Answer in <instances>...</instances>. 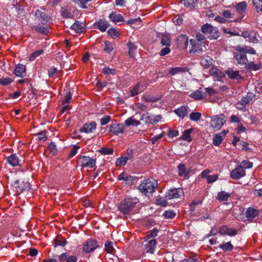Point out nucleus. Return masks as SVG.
<instances>
[{"mask_svg": "<svg viewBox=\"0 0 262 262\" xmlns=\"http://www.w3.org/2000/svg\"><path fill=\"white\" fill-rule=\"evenodd\" d=\"M104 45L103 51L106 53H110L113 50L114 48L112 43L106 41L104 42Z\"/></svg>", "mask_w": 262, "mask_h": 262, "instance_id": "nucleus-59", "label": "nucleus"}, {"mask_svg": "<svg viewBox=\"0 0 262 262\" xmlns=\"http://www.w3.org/2000/svg\"><path fill=\"white\" fill-rule=\"evenodd\" d=\"M96 123L95 121L88 122L84 124L79 129L80 133H93L96 128Z\"/></svg>", "mask_w": 262, "mask_h": 262, "instance_id": "nucleus-14", "label": "nucleus"}, {"mask_svg": "<svg viewBox=\"0 0 262 262\" xmlns=\"http://www.w3.org/2000/svg\"><path fill=\"white\" fill-rule=\"evenodd\" d=\"M143 90H141L140 88V82H138L136 85L130 90V96L132 97L135 96L141 93Z\"/></svg>", "mask_w": 262, "mask_h": 262, "instance_id": "nucleus-40", "label": "nucleus"}, {"mask_svg": "<svg viewBox=\"0 0 262 262\" xmlns=\"http://www.w3.org/2000/svg\"><path fill=\"white\" fill-rule=\"evenodd\" d=\"M61 15L64 18H72L73 17V14L67 9H62L61 10Z\"/></svg>", "mask_w": 262, "mask_h": 262, "instance_id": "nucleus-48", "label": "nucleus"}, {"mask_svg": "<svg viewBox=\"0 0 262 262\" xmlns=\"http://www.w3.org/2000/svg\"><path fill=\"white\" fill-rule=\"evenodd\" d=\"M178 173L180 177L186 178L188 177L189 171L187 169L184 164H179L178 166Z\"/></svg>", "mask_w": 262, "mask_h": 262, "instance_id": "nucleus-26", "label": "nucleus"}, {"mask_svg": "<svg viewBox=\"0 0 262 262\" xmlns=\"http://www.w3.org/2000/svg\"><path fill=\"white\" fill-rule=\"evenodd\" d=\"M160 230L158 229L157 228H154L152 229L147 231L146 232L145 238L147 239L155 237L158 235V233Z\"/></svg>", "mask_w": 262, "mask_h": 262, "instance_id": "nucleus-39", "label": "nucleus"}, {"mask_svg": "<svg viewBox=\"0 0 262 262\" xmlns=\"http://www.w3.org/2000/svg\"><path fill=\"white\" fill-rule=\"evenodd\" d=\"M127 161L125 157H121L117 159L116 164L117 166H124L127 163Z\"/></svg>", "mask_w": 262, "mask_h": 262, "instance_id": "nucleus-54", "label": "nucleus"}, {"mask_svg": "<svg viewBox=\"0 0 262 262\" xmlns=\"http://www.w3.org/2000/svg\"><path fill=\"white\" fill-rule=\"evenodd\" d=\"M139 202V199L137 197L126 196L118 205V209L124 215H129Z\"/></svg>", "mask_w": 262, "mask_h": 262, "instance_id": "nucleus-2", "label": "nucleus"}, {"mask_svg": "<svg viewBox=\"0 0 262 262\" xmlns=\"http://www.w3.org/2000/svg\"><path fill=\"white\" fill-rule=\"evenodd\" d=\"M253 3L257 11L262 12V0H253Z\"/></svg>", "mask_w": 262, "mask_h": 262, "instance_id": "nucleus-63", "label": "nucleus"}, {"mask_svg": "<svg viewBox=\"0 0 262 262\" xmlns=\"http://www.w3.org/2000/svg\"><path fill=\"white\" fill-rule=\"evenodd\" d=\"M245 175V170L239 166L235 168L230 172V177L233 180H238Z\"/></svg>", "mask_w": 262, "mask_h": 262, "instance_id": "nucleus-15", "label": "nucleus"}, {"mask_svg": "<svg viewBox=\"0 0 262 262\" xmlns=\"http://www.w3.org/2000/svg\"><path fill=\"white\" fill-rule=\"evenodd\" d=\"M189 96L197 100H202L204 98V95L202 93V91L199 90H196L191 93Z\"/></svg>", "mask_w": 262, "mask_h": 262, "instance_id": "nucleus-37", "label": "nucleus"}, {"mask_svg": "<svg viewBox=\"0 0 262 262\" xmlns=\"http://www.w3.org/2000/svg\"><path fill=\"white\" fill-rule=\"evenodd\" d=\"M254 194L259 197H262V185L261 184H257L255 186Z\"/></svg>", "mask_w": 262, "mask_h": 262, "instance_id": "nucleus-61", "label": "nucleus"}, {"mask_svg": "<svg viewBox=\"0 0 262 262\" xmlns=\"http://www.w3.org/2000/svg\"><path fill=\"white\" fill-rule=\"evenodd\" d=\"M26 66L22 64L15 66L13 73L16 76L24 77L26 75Z\"/></svg>", "mask_w": 262, "mask_h": 262, "instance_id": "nucleus-21", "label": "nucleus"}, {"mask_svg": "<svg viewBox=\"0 0 262 262\" xmlns=\"http://www.w3.org/2000/svg\"><path fill=\"white\" fill-rule=\"evenodd\" d=\"M37 136V140L40 141L44 142L47 139L46 132L45 130L37 133L35 135Z\"/></svg>", "mask_w": 262, "mask_h": 262, "instance_id": "nucleus-50", "label": "nucleus"}, {"mask_svg": "<svg viewBox=\"0 0 262 262\" xmlns=\"http://www.w3.org/2000/svg\"><path fill=\"white\" fill-rule=\"evenodd\" d=\"M247 54H255L254 49L248 46H238L236 47L233 54L237 63L241 66H245L248 62Z\"/></svg>", "mask_w": 262, "mask_h": 262, "instance_id": "nucleus-1", "label": "nucleus"}, {"mask_svg": "<svg viewBox=\"0 0 262 262\" xmlns=\"http://www.w3.org/2000/svg\"><path fill=\"white\" fill-rule=\"evenodd\" d=\"M43 52V50L40 49L37 51H34L33 53H32L30 57L29 60L30 61H33L35 59L36 57L40 55Z\"/></svg>", "mask_w": 262, "mask_h": 262, "instance_id": "nucleus-57", "label": "nucleus"}, {"mask_svg": "<svg viewBox=\"0 0 262 262\" xmlns=\"http://www.w3.org/2000/svg\"><path fill=\"white\" fill-rule=\"evenodd\" d=\"M245 66L247 70L255 71L260 70L261 68V64L260 63L255 64L252 61L249 62V61H248L247 63L245 64Z\"/></svg>", "mask_w": 262, "mask_h": 262, "instance_id": "nucleus-33", "label": "nucleus"}, {"mask_svg": "<svg viewBox=\"0 0 262 262\" xmlns=\"http://www.w3.org/2000/svg\"><path fill=\"white\" fill-rule=\"evenodd\" d=\"M202 114L199 112H192L190 114V119L193 121H198L201 119Z\"/></svg>", "mask_w": 262, "mask_h": 262, "instance_id": "nucleus-51", "label": "nucleus"}, {"mask_svg": "<svg viewBox=\"0 0 262 262\" xmlns=\"http://www.w3.org/2000/svg\"><path fill=\"white\" fill-rule=\"evenodd\" d=\"M219 248L224 252H227L232 251L234 249V246L231 242H228L220 244Z\"/></svg>", "mask_w": 262, "mask_h": 262, "instance_id": "nucleus-30", "label": "nucleus"}, {"mask_svg": "<svg viewBox=\"0 0 262 262\" xmlns=\"http://www.w3.org/2000/svg\"><path fill=\"white\" fill-rule=\"evenodd\" d=\"M225 116L223 114L214 115L211 118V126L216 129H220L226 123Z\"/></svg>", "mask_w": 262, "mask_h": 262, "instance_id": "nucleus-8", "label": "nucleus"}, {"mask_svg": "<svg viewBox=\"0 0 262 262\" xmlns=\"http://www.w3.org/2000/svg\"><path fill=\"white\" fill-rule=\"evenodd\" d=\"M184 5L186 8L194 9L198 4V0H182Z\"/></svg>", "mask_w": 262, "mask_h": 262, "instance_id": "nucleus-34", "label": "nucleus"}, {"mask_svg": "<svg viewBox=\"0 0 262 262\" xmlns=\"http://www.w3.org/2000/svg\"><path fill=\"white\" fill-rule=\"evenodd\" d=\"M259 214V210L252 207L248 208L245 212V215L249 220L254 219L258 216Z\"/></svg>", "mask_w": 262, "mask_h": 262, "instance_id": "nucleus-23", "label": "nucleus"}, {"mask_svg": "<svg viewBox=\"0 0 262 262\" xmlns=\"http://www.w3.org/2000/svg\"><path fill=\"white\" fill-rule=\"evenodd\" d=\"M117 179L124 181L126 185H134L139 179V178L135 176L129 175L126 171H124L118 176Z\"/></svg>", "mask_w": 262, "mask_h": 262, "instance_id": "nucleus-7", "label": "nucleus"}, {"mask_svg": "<svg viewBox=\"0 0 262 262\" xmlns=\"http://www.w3.org/2000/svg\"><path fill=\"white\" fill-rule=\"evenodd\" d=\"M225 74L231 79L238 80L243 78L242 76L239 74L238 71H234L231 68H229L226 70L225 71Z\"/></svg>", "mask_w": 262, "mask_h": 262, "instance_id": "nucleus-24", "label": "nucleus"}, {"mask_svg": "<svg viewBox=\"0 0 262 262\" xmlns=\"http://www.w3.org/2000/svg\"><path fill=\"white\" fill-rule=\"evenodd\" d=\"M178 46L182 49L187 48L188 45V38L186 35L179 36L177 38Z\"/></svg>", "mask_w": 262, "mask_h": 262, "instance_id": "nucleus-25", "label": "nucleus"}, {"mask_svg": "<svg viewBox=\"0 0 262 262\" xmlns=\"http://www.w3.org/2000/svg\"><path fill=\"white\" fill-rule=\"evenodd\" d=\"M125 125L123 123H114L109 126V132L114 135H118L124 133Z\"/></svg>", "mask_w": 262, "mask_h": 262, "instance_id": "nucleus-11", "label": "nucleus"}, {"mask_svg": "<svg viewBox=\"0 0 262 262\" xmlns=\"http://www.w3.org/2000/svg\"><path fill=\"white\" fill-rule=\"evenodd\" d=\"M6 162L12 167L20 166L21 160L16 154H11L10 156L5 158Z\"/></svg>", "mask_w": 262, "mask_h": 262, "instance_id": "nucleus-17", "label": "nucleus"}, {"mask_svg": "<svg viewBox=\"0 0 262 262\" xmlns=\"http://www.w3.org/2000/svg\"><path fill=\"white\" fill-rule=\"evenodd\" d=\"M107 34L113 38H116L119 36V33L114 28H111L107 32Z\"/></svg>", "mask_w": 262, "mask_h": 262, "instance_id": "nucleus-55", "label": "nucleus"}, {"mask_svg": "<svg viewBox=\"0 0 262 262\" xmlns=\"http://www.w3.org/2000/svg\"><path fill=\"white\" fill-rule=\"evenodd\" d=\"M48 148L50 151V154L54 156L57 152L56 145L55 142H51L48 146Z\"/></svg>", "mask_w": 262, "mask_h": 262, "instance_id": "nucleus-47", "label": "nucleus"}, {"mask_svg": "<svg viewBox=\"0 0 262 262\" xmlns=\"http://www.w3.org/2000/svg\"><path fill=\"white\" fill-rule=\"evenodd\" d=\"M13 189L18 193L28 191L30 189V184L28 181L16 180L12 184Z\"/></svg>", "mask_w": 262, "mask_h": 262, "instance_id": "nucleus-5", "label": "nucleus"}, {"mask_svg": "<svg viewBox=\"0 0 262 262\" xmlns=\"http://www.w3.org/2000/svg\"><path fill=\"white\" fill-rule=\"evenodd\" d=\"M113 243L111 241H107L104 245L105 250L108 253H113L115 252V249L113 246Z\"/></svg>", "mask_w": 262, "mask_h": 262, "instance_id": "nucleus-46", "label": "nucleus"}, {"mask_svg": "<svg viewBox=\"0 0 262 262\" xmlns=\"http://www.w3.org/2000/svg\"><path fill=\"white\" fill-rule=\"evenodd\" d=\"M219 234L221 236L228 235L230 237L237 234V230L234 228H230L227 225H222L219 228Z\"/></svg>", "mask_w": 262, "mask_h": 262, "instance_id": "nucleus-10", "label": "nucleus"}, {"mask_svg": "<svg viewBox=\"0 0 262 262\" xmlns=\"http://www.w3.org/2000/svg\"><path fill=\"white\" fill-rule=\"evenodd\" d=\"M239 166L245 170V169L252 168L253 167V163L248 160H243Z\"/></svg>", "mask_w": 262, "mask_h": 262, "instance_id": "nucleus-53", "label": "nucleus"}, {"mask_svg": "<svg viewBox=\"0 0 262 262\" xmlns=\"http://www.w3.org/2000/svg\"><path fill=\"white\" fill-rule=\"evenodd\" d=\"M110 26V24L105 19L101 18L93 24L95 29H99L101 32H105Z\"/></svg>", "mask_w": 262, "mask_h": 262, "instance_id": "nucleus-16", "label": "nucleus"}, {"mask_svg": "<svg viewBox=\"0 0 262 262\" xmlns=\"http://www.w3.org/2000/svg\"><path fill=\"white\" fill-rule=\"evenodd\" d=\"M201 31L207 35L208 38L210 39H217L220 36V33L217 29L208 23H206L202 26Z\"/></svg>", "mask_w": 262, "mask_h": 262, "instance_id": "nucleus-4", "label": "nucleus"}, {"mask_svg": "<svg viewBox=\"0 0 262 262\" xmlns=\"http://www.w3.org/2000/svg\"><path fill=\"white\" fill-rule=\"evenodd\" d=\"M223 140L222 135L220 134H215L214 135L213 139V144L215 146H219Z\"/></svg>", "mask_w": 262, "mask_h": 262, "instance_id": "nucleus-45", "label": "nucleus"}, {"mask_svg": "<svg viewBox=\"0 0 262 262\" xmlns=\"http://www.w3.org/2000/svg\"><path fill=\"white\" fill-rule=\"evenodd\" d=\"M71 29L74 30L76 33L81 34L85 31V26L80 21L76 20L71 26Z\"/></svg>", "mask_w": 262, "mask_h": 262, "instance_id": "nucleus-20", "label": "nucleus"}, {"mask_svg": "<svg viewBox=\"0 0 262 262\" xmlns=\"http://www.w3.org/2000/svg\"><path fill=\"white\" fill-rule=\"evenodd\" d=\"M13 81V79L10 77L0 78V84L3 86H7Z\"/></svg>", "mask_w": 262, "mask_h": 262, "instance_id": "nucleus-56", "label": "nucleus"}, {"mask_svg": "<svg viewBox=\"0 0 262 262\" xmlns=\"http://www.w3.org/2000/svg\"><path fill=\"white\" fill-rule=\"evenodd\" d=\"M108 18L114 23L123 22L124 21V17L120 14H116L115 12H111L109 15Z\"/></svg>", "mask_w": 262, "mask_h": 262, "instance_id": "nucleus-29", "label": "nucleus"}, {"mask_svg": "<svg viewBox=\"0 0 262 262\" xmlns=\"http://www.w3.org/2000/svg\"><path fill=\"white\" fill-rule=\"evenodd\" d=\"M183 194V190L181 188H172L167 190L165 193V198L168 200L177 199Z\"/></svg>", "mask_w": 262, "mask_h": 262, "instance_id": "nucleus-12", "label": "nucleus"}, {"mask_svg": "<svg viewBox=\"0 0 262 262\" xmlns=\"http://www.w3.org/2000/svg\"><path fill=\"white\" fill-rule=\"evenodd\" d=\"M12 6L15 9V13L18 14L20 11L23 10L22 6L18 3L17 0H13L12 2Z\"/></svg>", "mask_w": 262, "mask_h": 262, "instance_id": "nucleus-49", "label": "nucleus"}, {"mask_svg": "<svg viewBox=\"0 0 262 262\" xmlns=\"http://www.w3.org/2000/svg\"><path fill=\"white\" fill-rule=\"evenodd\" d=\"M80 163L82 168L88 167L92 168L96 166V159L86 156H79L78 164Z\"/></svg>", "mask_w": 262, "mask_h": 262, "instance_id": "nucleus-6", "label": "nucleus"}, {"mask_svg": "<svg viewBox=\"0 0 262 262\" xmlns=\"http://www.w3.org/2000/svg\"><path fill=\"white\" fill-rule=\"evenodd\" d=\"M192 128L185 130L181 137V139L187 142L191 141L192 140V139L191 138L190 134L192 133Z\"/></svg>", "mask_w": 262, "mask_h": 262, "instance_id": "nucleus-35", "label": "nucleus"}, {"mask_svg": "<svg viewBox=\"0 0 262 262\" xmlns=\"http://www.w3.org/2000/svg\"><path fill=\"white\" fill-rule=\"evenodd\" d=\"M141 120L143 121L146 124H152L153 115H150L149 113L143 114L141 116Z\"/></svg>", "mask_w": 262, "mask_h": 262, "instance_id": "nucleus-41", "label": "nucleus"}, {"mask_svg": "<svg viewBox=\"0 0 262 262\" xmlns=\"http://www.w3.org/2000/svg\"><path fill=\"white\" fill-rule=\"evenodd\" d=\"M35 15L42 25H47L50 19L49 15H47L45 12H42L39 10L36 11Z\"/></svg>", "mask_w": 262, "mask_h": 262, "instance_id": "nucleus-19", "label": "nucleus"}, {"mask_svg": "<svg viewBox=\"0 0 262 262\" xmlns=\"http://www.w3.org/2000/svg\"><path fill=\"white\" fill-rule=\"evenodd\" d=\"M67 243L66 239L61 236H57L54 239V246L64 247Z\"/></svg>", "mask_w": 262, "mask_h": 262, "instance_id": "nucleus-38", "label": "nucleus"}, {"mask_svg": "<svg viewBox=\"0 0 262 262\" xmlns=\"http://www.w3.org/2000/svg\"><path fill=\"white\" fill-rule=\"evenodd\" d=\"M163 215L166 219H172L174 218V216H176V213L173 210H169L165 211L164 213L163 214Z\"/></svg>", "mask_w": 262, "mask_h": 262, "instance_id": "nucleus-60", "label": "nucleus"}, {"mask_svg": "<svg viewBox=\"0 0 262 262\" xmlns=\"http://www.w3.org/2000/svg\"><path fill=\"white\" fill-rule=\"evenodd\" d=\"M111 117L109 115L104 116L100 120V124L103 126L108 123L111 120Z\"/></svg>", "mask_w": 262, "mask_h": 262, "instance_id": "nucleus-62", "label": "nucleus"}, {"mask_svg": "<svg viewBox=\"0 0 262 262\" xmlns=\"http://www.w3.org/2000/svg\"><path fill=\"white\" fill-rule=\"evenodd\" d=\"M72 93L69 91L66 95L63 97L62 102L63 104L69 103L72 98Z\"/></svg>", "mask_w": 262, "mask_h": 262, "instance_id": "nucleus-64", "label": "nucleus"}, {"mask_svg": "<svg viewBox=\"0 0 262 262\" xmlns=\"http://www.w3.org/2000/svg\"><path fill=\"white\" fill-rule=\"evenodd\" d=\"M188 107L185 106H181L176 110L174 112L179 117L182 118L186 117L188 114Z\"/></svg>", "mask_w": 262, "mask_h": 262, "instance_id": "nucleus-28", "label": "nucleus"}, {"mask_svg": "<svg viewBox=\"0 0 262 262\" xmlns=\"http://www.w3.org/2000/svg\"><path fill=\"white\" fill-rule=\"evenodd\" d=\"M249 101H250V100L247 97H243V98H242L241 100L237 104V105L240 104L242 106V107H239L237 106L236 108H238V109L243 108V107H244L245 106L246 104L249 103Z\"/></svg>", "mask_w": 262, "mask_h": 262, "instance_id": "nucleus-58", "label": "nucleus"}, {"mask_svg": "<svg viewBox=\"0 0 262 262\" xmlns=\"http://www.w3.org/2000/svg\"><path fill=\"white\" fill-rule=\"evenodd\" d=\"M230 197V194L226 192L225 191H222L217 193L216 199L221 202L226 201Z\"/></svg>", "mask_w": 262, "mask_h": 262, "instance_id": "nucleus-36", "label": "nucleus"}, {"mask_svg": "<svg viewBox=\"0 0 262 262\" xmlns=\"http://www.w3.org/2000/svg\"><path fill=\"white\" fill-rule=\"evenodd\" d=\"M45 26L40 25L39 24L37 25H35L32 27V29L34 30L36 32L42 34L43 35H47L50 31V27L47 25Z\"/></svg>", "mask_w": 262, "mask_h": 262, "instance_id": "nucleus-22", "label": "nucleus"}, {"mask_svg": "<svg viewBox=\"0 0 262 262\" xmlns=\"http://www.w3.org/2000/svg\"><path fill=\"white\" fill-rule=\"evenodd\" d=\"M99 247L98 242L94 239L89 238L83 245V250L86 253H91L93 252Z\"/></svg>", "mask_w": 262, "mask_h": 262, "instance_id": "nucleus-9", "label": "nucleus"}, {"mask_svg": "<svg viewBox=\"0 0 262 262\" xmlns=\"http://www.w3.org/2000/svg\"><path fill=\"white\" fill-rule=\"evenodd\" d=\"M161 43L162 46H170L171 44L170 36L168 35H163L161 38Z\"/></svg>", "mask_w": 262, "mask_h": 262, "instance_id": "nucleus-43", "label": "nucleus"}, {"mask_svg": "<svg viewBox=\"0 0 262 262\" xmlns=\"http://www.w3.org/2000/svg\"><path fill=\"white\" fill-rule=\"evenodd\" d=\"M188 71V69L186 67H176L172 68L169 71V74L173 76L177 74L186 72Z\"/></svg>", "mask_w": 262, "mask_h": 262, "instance_id": "nucleus-32", "label": "nucleus"}, {"mask_svg": "<svg viewBox=\"0 0 262 262\" xmlns=\"http://www.w3.org/2000/svg\"><path fill=\"white\" fill-rule=\"evenodd\" d=\"M247 3L243 1L240 3H238L235 6V8L237 12L241 15L239 18L234 20V21L235 22H240L244 16L246 8H247Z\"/></svg>", "mask_w": 262, "mask_h": 262, "instance_id": "nucleus-13", "label": "nucleus"}, {"mask_svg": "<svg viewBox=\"0 0 262 262\" xmlns=\"http://www.w3.org/2000/svg\"><path fill=\"white\" fill-rule=\"evenodd\" d=\"M158 185L157 181H150L149 179L144 180L138 186L140 192L144 195L150 196L155 191V188Z\"/></svg>", "mask_w": 262, "mask_h": 262, "instance_id": "nucleus-3", "label": "nucleus"}, {"mask_svg": "<svg viewBox=\"0 0 262 262\" xmlns=\"http://www.w3.org/2000/svg\"><path fill=\"white\" fill-rule=\"evenodd\" d=\"M99 152L103 155H112L113 154L114 149L112 148L102 147Z\"/></svg>", "mask_w": 262, "mask_h": 262, "instance_id": "nucleus-52", "label": "nucleus"}, {"mask_svg": "<svg viewBox=\"0 0 262 262\" xmlns=\"http://www.w3.org/2000/svg\"><path fill=\"white\" fill-rule=\"evenodd\" d=\"M127 47L128 48V54L130 56H133L135 51L137 49V46L135 45V43H132L130 41H129L127 43Z\"/></svg>", "mask_w": 262, "mask_h": 262, "instance_id": "nucleus-44", "label": "nucleus"}, {"mask_svg": "<svg viewBox=\"0 0 262 262\" xmlns=\"http://www.w3.org/2000/svg\"><path fill=\"white\" fill-rule=\"evenodd\" d=\"M157 241L155 239L149 240L145 245V249L147 252L153 254L156 247Z\"/></svg>", "mask_w": 262, "mask_h": 262, "instance_id": "nucleus-27", "label": "nucleus"}, {"mask_svg": "<svg viewBox=\"0 0 262 262\" xmlns=\"http://www.w3.org/2000/svg\"><path fill=\"white\" fill-rule=\"evenodd\" d=\"M213 61V60L211 57L207 56L201 59V64L204 68L208 69L212 65Z\"/></svg>", "mask_w": 262, "mask_h": 262, "instance_id": "nucleus-31", "label": "nucleus"}, {"mask_svg": "<svg viewBox=\"0 0 262 262\" xmlns=\"http://www.w3.org/2000/svg\"><path fill=\"white\" fill-rule=\"evenodd\" d=\"M59 260L62 262H77L78 258L75 255H70L65 252L58 256Z\"/></svg>", "mask_w": 262, "mask_h": 262, "instance_id": "nucleus-18", "label": "nucleus"}, {"mask_svg": "<svg viewBox=\"0 0 262 262\" xmlns=\"http://www.w3.org/2000/svg\"><path fill=\"white\" fill-rule=\"evenodd\" d=\"M125 124L127 126H129L131 125L137 126L140 124V122L133 118L132 117H130L125 121Z\"/></svg>", "mask_w": 262, "mask_h": 262, "instance_id": "nucleus-42", "label": "nucleus"}]
</instances>
